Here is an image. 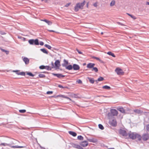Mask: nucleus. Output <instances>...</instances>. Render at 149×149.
Masks as SVG:
<instances>
[{"mask_svg": "<svg viewBox=\"0 0 149 149\" xmlns=\"http://www.w3.org/2000/svg\"><path fill=\"white\" fill-rule=\"evenodd\" d=\"M107 54L108 55H111V56H113V57H116V56L114 55V54L113 53H112L111 52H108L107 53Z\"/></svg>", "mask_w": 149, "mask_h": 149, "instance_id": "25", "label": "nucleus"}, {"mask_svg": "<svg viewBox=\"0 0 149 149\" xmlns=\"http://www.w3.org/2000/svg\"><path fill=\"white\" fill-rule=\"evenodd\" d=\"M27 74L31 77H33L34 75L30 72H27L26 73Z\"/></svg>", "mask_w": 149, "mask_h": 149, "instance_id": "40", "label": "nucleus"}, {"mask_svg": "<svg viewBox=\"0 0 149 149\" xmlns=\"http://www.w3.org/2000/svg\"><path fill=\"white\" fill-rule=\"evenodd\" d=\"M85 1H84L82 3H77L74 8V10L75 12L78 11L80 9H83V6L85 4Z\"/></svg>", "mask_w": 149, "mask_h": 149, "instance_id": "3", "label": "nucleus"}, {"mask_svg": "<svg viewBox=\"0 0 149 149\" xmlns=\"http://www.w3.org/2000/svg\"><path fill=\"white\" fill-rule=\"evenodd\" d=\"M134 112L138 114L141 113L142 112L141 110L139 109L134 110Z\"/></svg>", "mask_w": 149, "mask_h": 149, "instance_id": "22", "label": "nucleus"}, {"mask_svg": "<svg viewBox=\"0 0 149 149\" xmlns=\"http://www.w3.org/2000/svg\"><path fill=\"white\" fill-rule=\"evenodd\" d=\"M128 15L129 16H130L132 18H133V19H136V18H135V17L134 16L129 14H128Z\"/></svg>", "mask_w": 149, "mask_h": 149, "instance_id": "45", "label": "nucleus"}, {"mask_svg": "<svg viewBox=\"0 0 149 149\" xmlns=\"http://www.w3.org/2000/svg\"><path fill=\"white\" fill-rule=\"evenodd\" d=\"M73 69L74 70H78L80 69L79 66L76 64H74L72 66Z\"/></svg>", "mask_w": 149, "mask_h": 149, "instance_id": "12", "label": "nucleus"}, {"mask_svg": "<svg viewBox=\"0 0 149 149\" xmlns=\"http://www.w3.org/2000/svg\"><path fill=\"white\" fill-rule=\"evenodd\" d=\"M128 135L129 138L132 139H137L139 140H141V136L139 134L135 132H130L128 133Z\"/></svg>", "mask_w": 149, "mask_h": 149, "instance_id": "1", "label": "nucleus"}, {"mask_svg": "<svg viewBox=\"0 0 149 149\" xmlns=\"http://www.w3.org/2000/svg\"><path fill=\"white\" fill-rule=\"evenodd\" d=\"M95 65V64L94 63H89L87 65V67L89 69L92 68Z\"/></svg>", "mask_w": 149, "mask_h": 149, "instance_id": "10", "label": "nucleus"}, {"mask_svg": "<svg viewBox=\"0 0 149 149\" xmlns=\"http://www.w3.org/2000/svg\"><path fill=\"white\" fill-rule=\"evenodd\" d=\"M109 120V123L112 126L116 127L117 125V122L116 118L114 117H107Z\"/></svg>", "mask_w": 149, "mask_h": 149, "instance_id": "2", "label": "nucleus"}, {"mask_svg": "<svg viewBox=\"0 0 149 149\" xmlns=\"http://www.w3.org/2000/svg\"><path fill=\"white\" fill-rule=\"evenodd\" d=\"M43 73H47V72H42Z\"/></svg>", "mask_w": 149, "mask_h": 149, "instance_id": "59", "label": "nucleus"}, {"mask_svg": "<svg viewBox=\"0 0 149 149\" xmlns=\"http://www.w3.org/2000/svg\"><path fill=\"white\" fill-rule=\"evenodd\" d=\"M118 114V111L115 109H111L110 112L107 114V117H114V116H117Z\"/></svg>", "mask_w": 149, "mask_h": 149, "instance_id": "4", "label": "nucleus"}, {"mask_svg": "<svg viewBox=\"0 0 149 149\" xmlns=\"http://www.w3.org/2000/svg\"><path fill=\"white\" fill-rule=\"evenodd\" d=\"M94 58L95 59H96L97 60L100 61V58H99L97 57H94Z\"/></svg>", "mask_w": 149, "mask_h": 149, "instance_id": "52", "label": "nucleus"}, {"mask_svg": "<svg viewBox=\"0 0 149 149\" xmlns=\"http://www.w3.org/2000/svg\"><path fill=\"white\" fill-rule=\"evenodd\" d=\"M1 50L2 51L6 53V54H8L9 53L8 51L6 50H5L3 49H1Z\"/></svg>", "mask_w": 149, "mask_h": 149, "instance_id": "43", "label": "nucleus"}, {"mask_svg": "<svg viewBox=\"0 0 149 149\" xmlns=\"http://www.w3.org/2000/svg\"><path fill=\"white\" fill-rule=\"evenodd\" d=\"M71 3H68L67 4H66L65 6V7H68V6H69L70 5V4Z\"/></svg>", "mask_w": 149, "mask_h": 149, "instance_id": "48", "label": "nucleus"}, {"mask_svg": "<svg viewBox=\"0 0 149 149\" xmlns=\"http://www.w3.org/2000/svg\"><path fill=\"white\" fill-rule=\"evenodd\" d=\"M118 110L122 113L125 112V110L122 107H120L118 109Z\"/></svg>", "mask_w": 149, "mask_h": 149, "instance_id": "24", "label": "nucleus"}, {"mask_svg": "<svg viewBox=\"0 0 149 149\" xmlns=\"http://www.w3.org/2000/svg\"><path fill=\"white\" fill-rule=\"evenodd\" d=\"M88 140L90 142H93L94 143H96L97 142V139L94 138L88 139Z\"/></svg>", "mask_w": 149, "mask_h": 149, "instance_id": "15", "label": "nucleus"}, {"mask_svg": "<svg viewBox=\"0 0 149 149\" xmlns=\"http://www.w3.org/2000/svg\"><path fill=\"white\" fill-rule=\"evenodd\" d=\"M102 88L104 89L109 90L111 89V87L109 86L105 85L102 86Z\"/></svg>", "mask_w": 149, "mask_h": 149, "instance_id": "23", "label": "nucleus"}, {"mask_svg": "<svg viewBox=\"0 0 149 149\" xmlns=\"http://www.w3.org/2000/svg\"><path fill=\"white\" fill-rule=\"evenodd\" d=\"M146 3L147 5H149V2H147Z\"/></svg>", "mask_w": 149, "mask_h": 149, "instance_id": "57", "label": "nucleus"}, {"mask_svg": "<svg viewBox=\"0 0 149 149\" xmlns=\"http://www.w3.org/2000/svg\"><path fill=\"white\" fill-rule=\"evenodd\" d=\"M40 21L45 22L49 25H51L52 24V22H51L49 20H47V19H40Z\"/></svg>", "mask_w": 149, "mask_h": 149, "instance_id": "11", "label": "nucleus"}, {"mask_svg": "<svg viewBox=\"0 0 149 149\" xmlns=\"http://www.w3.org/2000/svg\"><path fill=\"white\" fill-rule=\"evenodd\" d=\"M53 92V91H47V94H52Z\"/></svg>", "mask_w": 149, "mask_h": 149, "instance_id": "46", "label": "nucleus"}, {"mask_svg": "<svg viewBox=\"0 0 149 149\" xmlns=\"http://www.w3.org/2000/svg\"><path fill=\"white\" fill-rule=\"evenodd\" d=\"M58 87H59L60 88H68V87L67 86H63L61 85H58Z\"/></svg>", "mask_w": 149, "mask_h": 149, "instance_id": "35", "label": "nucleus"}, {"mask_svg": "<svg viewBox=\"0 0 149 149\" xmlns=\"http://www.w3.org/2000/svg\"><path fill=\"white\" fill-rule=\"evenodd\" d=\"M119 134L124 136H127V134L125 130L120 129L119 130Z\"/></svg>", "mask_w": 149, "mask_h": 149, "instance_id": "7", "label": "nucleus"}, {"mask_svg": "<svg viewBox=\"0 0 149 149\" xmlns=\"http://www.w3.org/2000/svg\"><path fill=\"white\" fill-rule=\"evenodd\" d=\"M53 75L54 76H56L59 78H61V77H65V76L62 75L60 74H55L53 73Z\"/></svg>", "mask_w": 149, "mask_h": 149, "instance_id": "13", "label": "nucleus"}, {"mask_svg": "<svg viewBox=\"0 0 149 149\" xmlns=\"http://www.w3.org/2000/svg\"><path fill=\"white\" fill-rule=\"evenodd\" d=\"M76 82L79 84H81L82 83V81L79 79L77 80Z\"/></svg>", "mask_w": 149, "mask_h": 149, "instance_id": "41", "label": "nucleus"}, {"mask_svg": "<svg viewBox=\"0 0 149 149\" xmlns=\"http://www.w3.org/2000/svg\"><path fill=\"white\" fill-rule=\"evenodd\" d=\"M69 133L70 135H72L73 136H77V134L74 132L72 131H69Z\"/></svg>", "mask_w": 149, "mask_h": 149, "instance_id": "20", "label": "nucleus"}, {"mask_svg": "<svg viewBox=\"0 0 149 149\" xmlns=\"http://www.w3.org/2000/svg\"><path fill=\"white\" fill-rule=\"evenodd\" d=\"M92 71H94L95 72H97L98 71V70L97 68L96 67H93L92 69Z\"/></svg>", "mask_w": 149, "mask_h": 149, "instance_id": "32", "label": "nucleus"}, {"mask_svg": "<svg viewBox=\"0 0 149 149\" xmlns=\"http://www.w3.org/2000/svg\"><path fill=\"white\" fill-rule=\"evenodd\" d=\"M55 67L56 69H59V67L61 66L60 62L59 60H56V61L55 63Z\"/></svg>", "mask_w": 149, "mask_h": 149, "instance_id": "8", "label": "nucleus"}, {"mask_svg": "<svg viewBox=\"0 0 149 149\" xmlns=\"http://www.w3.org/2000/svg\"><path fill=\"white\" fill-rule=\"evenodd\" d=\"M86 5H87V7H88V3H87Z\"/></svg>", "mask_w": 149, "mask_h": 149, "instance_id": "56", "label": "nucleus"}, {"mask_svg": "<svg viewBox=\"0 0 149 149\" xmlns=\"http://www.w3.org/2000/svg\"><path fill=\"white\" fill-rule=\"evenodd\" d=\"M45 69H47L48 70H51L52 69L49 66H45Z\"/></svg>", "mask_w": 149, "mask_h": 149, "instance_id": "34", "label": "nucleus"}, {"mask_svg": "<svg viewBox=\"0 0 149 149\" xmlns=\"http://www.w3.org/2000/svg\"><path fill=\"white\" fill-rule=\"evenodd\" d=\"M108 149H114V148H109Z\"/></svg>", "mask_w": 149, "mask_h": 149, "instance_id": "58", "label": "nucleus"}, {"mask_svg": "<svg viewBox=\"0 0 149 149\" xmlns=\"http://www.w3.org/2000/svg\"><path fill=\"white\" fill-rule=\"evenodd\" d=\"M104 80V78L102 77H100L97 79V81H102Z\"/></svg>", "mask_w": 149, "mask_h": 149, "instance_id": "38", "label": "nucleus"}, {"mask_svg": "<svg viewBox=\"0 0 149 149\" xmlns=\"http://www.w3.org/2000/svg\"><path fill=\"white\" fill-rule=\"evenodd\" d=\"M76 50H77V52H78V53L79 54H82V52L81 51H79L77 49Z\"/></svg>", "mask_w": 149, "mask_h": 149, "instance_id": "51", "label": "nucleus"}, {"mask_svg": "<svg viewBox=\"0 0 149 149\" xmlns=\"http://www.w3.org/2000/svg\"><path fill=\"white\" fill-rule=\"evenodd\" d=\"M146 128L147 131H149V124L146 125Z\"/></svg>", "mask_w": 149, "mask_h": 149, "instance_id": "47", "label": "nucleus"}, {"mask_svg": "<svg viewBox=\"0 0 149 149\" xmlns=\"http://www.w3.org/2000/svg\"><path fill=\"white\" fill-rule=\"evenodd\" d=\"M19 71V70H13L12 72H16V73L17 72H18Z\"/></svg>", "mask_w": 149, "mask_h": 149, "instance_id": "50", "label": "nucleus"}, {"mask_svg": "<svg viewBox=\"0 0 149 149\" xmlns=\"http://www.w3.org/2000/svg\"><path fill=\"white\" fill-rule=\"evenodd\" d=\"M121 25H123V24H121Z\"/></svg>", "mask_w": 149, "mask_h": 149, "instance_id": "64", "label": "nucleus"}, {"mask_svg": "<svg viewBox=\"0 0 149 149\" xmlns=\"http://www.w3.org/2000/svg\"><path fill=\"white\" fill-rule=\"evenodd\" d=\"M98 126L100 129L102 130H103L104 129V127L102 125L100 124H99L98 125Z\"/></svg>", "mask_w": 149, "mask_h": 149, "instance_id": "36", "label": "nucleus"}, {"mask_svg": "<svg viewBox=\"0 0 149 149\" xmlns=\"http://www.w3.org/2000/svg\"><path fill=\"white\" fill-rule=\"evenodd\" d=\"M23 60L26 64H28L29 63V59L27 58L24 57Z\"/></svg>", "mask_w": 149, "mask_h": 149, "instance_id": "18", "label": "nucleus"}, {"mask_svg": "<svg viewBox=\"0 0 149 149\" xmlns=\"http://www.w3.org/2000/svg\"><path fill=\"white\" fill-rule=\"evenodd\" d=\"M86 65V63H84L83 64V65Z\"/></svg>", "mask_w": 149, "mask_h": 149, "instance_id": "60", "label": "nucleus"}, {"mask_svg": "<svg viewBox=\"0 0 149 149\" xmlns=\"http://www.w3.org/2000/svg\"><path fill=\"white\" fill-rule=\"evenodd\" d=\"M77 139L80 140H83L84 139V138L81 136H77Z\"/></svg>", "mask_w": 149, "mask_h": 149, "instance_id": "33", "label": "nucleus"}, {"mask_svg": "<svg viewBox=\"0 0 149 149\" xmlns=\"http://www.w3.org/2000/svg\"><path fill=\"white\" fill-rule=\"evenodd\" d=\"M19 111L21 113H24L26 112V110L25 109L20 110Z\"/></svg>", "mask_w": 149, "mask_h": 149, "instance_id": "42", "label": "nucleus"}, {"mask_svg": "<svg viewBox=\"0 0 149 149\" xmlns=\"http://www.w3.org/2000/svg\"><path fill=\"white\" fill-rule=\"evenodd\" d=\"M70 96L72 98H77V95L73 93H71L70 95Z\"/></svg>", "mask_w": 149, "mask_h": 149, "instance_id": "30", "label": "nucleus"}, {"mask_svg": "<svg viewBox=\"0 0 149 149\" xmlns=\"http://www.w3.org/2000/svg\"><path fill=\"white\" fill-rule=\"evenodd\" d=\"M64 63L62 64V65L64 67H65L67 66V65L68 64V61H67L65 59H64L63 60Z\"/></svg>", "mask_w": 149, "mask_h": 149, "instance_id": "17", "label": "nucleus"}, {"mask_svg": "<svg viewBox=\"0 0 149 149\" xmlns=\"http://www.w3.org/2000/svg\"><path fill=\"white\" fill-rule=\"evenodd\" d=\"M80 145L83 147H86L88 145V143L87 141H84L80 143Z\"/></svg>", "mask_w": 149, "mask_h": 149, "instance_id": "9", "label": "nucleus"}, {"mask_svg": "<svg viewBox=\"0 0 149 149\" xmlns=\"http://www.w3.org/2000/svg\"><path fill=\"white\" fill-rule=\"evenodd\" d=\"M45 66L44 65H41L40 66L39 68L40 69H45Z\"/></svg>", "mask_w": 149, "mask_h": 149, "instance_id": "44", "label": "nucleus"}, {"mask_svg": "<svg viewBox=\"0 0 149 149\" xmlns=\"http://www.w3.org/2000/svg\"><path fill=\"white\" fill-rule=\"evenodd\" d=\"M95 7H97V4L96 3H95L94 5H93Z\"/></svg>", "mask_w": 149, "mask_h": 149, "instance_id": "54", "label": "nucleus"}, {"mask_svg": "<svg viewBox=\"0 0 149 149\" xmlns=\"http://www.w3.org/2000/svg\"><path fill=\"white\" fill-rule=\"evenodd\" d=\"M72 146L73 147L79 149H83V148L79 145H77L75 144H72Z\"/></svg>", "mask_w": 149, "mask_h": 149, "instance_id": "16", "label": "nucleus"}, {"mask_svg": "<svg viewBox=\"0 0 149 149\" xmlns=\"http://www.w3.org/2000/svg\"><path fill=\"white\" fill-rule=\"evenodd\" d=\"M66 69L69 70H70L72 69L73 68L72 66L71 65H67L65 67Z\"/></svg>", "mask_w": 149, "mask_h": 149, "instance_id": "19", "label": "nucleus"}, {"mask_svg": "<svg viewBox=\"0 0 149 149\" xmlns=\"http://www.w3.org/2000/svg\"><path fill=\"white\" fill-rule=\"evenodd\" d=\"M29 42L31 45L34 44L36 45H39V42L38 39H36L35 40L33 39H31L29 40Z\"/></svg>", "mask_w": 149, "mask_h": 149, "instance_id": "6", "label": "nucleus"}, {"mask_svg": "<svg viewBox=\"0 0 149 149\" xmlns=\"http://www.w3.org/2000/svg\"><path fill=\"white\" fill-rule=\"evenodd\" d=\"M38 76L40 78H44L45 77V75L42 74H39Z\"/></svg>", "mask_w": 149, "mask_h": 149, "instance_id": "37", "label": "nucleus"}, {"mask_svg": "<svg viewBox=\"0 0 149 149\" xmlns=\"http://www.w3.org/2000/svg\"><path fill=\"white\" fill-rule=\"evenodd\" d=\"M88 79L90 82L92 84H93L94 82V80L93 78H88Z\"/></svg>", "mask_w": 149, "mask_h": 149, "instance_id": "28", "label": "nucleus"}, {"mask_svg": "<svg viewBox=\"0 0 149 149\" xmlns=\"http://www.w3.org/2000/svg\"><path fill=\"white\" fill-rule=\"evenodd\" d=\"M149 138V136L148 134H144L142 136V139L144 141H146Z\"/></svg>", "mask_w": 149, "mask_h": 149, "instance_id": "14", "label": "nucleus"}, {"mask_svg": "<svg viewBox=\"0 0 149 149\" xmlns=\"http://www.w3.org/2000/svg\"><path fill=\"white\" fill-rule=\"evenodd\" d=\"M40 44L41 45H44V43L42 42H40Z\"/></svg>", "mask_w": 149, "mask_h": 149, "instance_id": "53", "label": "nucleus"}, {"mask_svg": "<svg viewBox=\"0 0 149 149\" xmlns=\"http://www.w3.org/2000/svg\"><path fill=\"white\" fill-rule=\"evenodd\" d=\"M45 47H47L49 49H51L52 48L49 45L45 44Z\"/></svg>", "mask_w": 149, "mask_h": 149, "instance_id": "39", "label": "nucleus"}, {"mask_svg": "<svg viewBox=\"0 0 149 149\" xmlns=\"http://www.w3.org/2000/svg\"><path fill=\"white\" fill-rule=\"evenodd\" d=\"M115 3V1L114 0H112L110 3V6H114Z\"/></svg>", "mask_w": 149, "mask_h": 149, "instance_id": "29", "label": "nucleus"}, {"mask_svg": "<svg viewBox=\"0 0 149 149\" xmlns=\"http://www.w3.org/2000/svg\"><path fill=\"white\" fill-rule=\"evenodd\" d=\"M115 72L118 75H123L124 73L123 70L119 68H116L115 70Z\"/></svg>", "mask_w": 149, "mask_h": 149, "instance_id": "5", "label": "nucleus"}, {"mask_svg": "<svg viewBox=\"0 0 149 149\" xmlns=\"http://www.w3.org/2000/svg\"><path fill=\"white\" fill-rule=\"evenodd\" d=\"M18 38H21V37H18Z\"/></svg>", "mask_w": 149, "mask_h": 149, "instance_id": "62", "label": "nucleus"}, {"mask_svg": "<svg viewBox=\"0 0 149 149\" xmlns=\"http://www.w3.org/2000/svg\"><path fill=\"white\" fill-rule=\"evenodd\" d=\"M0 145L1 146H5L6 145H8L7 144H6L5 143H1L0 144Z\"/></svg>", "mask_w": 149, "mask_h": 149, "instance_id": "49", "label": "nucleus"}, {"mask_svg": "<svg viewBox=\"0 0 149 149\" xmlns=\"http://www.w3.org/2000/svg\"><path fill=\"white\" fill-rule=\"evenodd\" d=\"M16 74L18 75H21L22 76H25V73L24 72H17L16 73Z\"/></svg>", "mask_w": 149, "mask_h": 149, "instance_id": "26", "label": "nucleus"}, {"mask_svg": "<svg viewBox=\"0 0 149 149\" xmlns=\"http://www.w3.org/2000/svg\"><path fill=\"white\" fill-rule=\"evenodd\" d=\"M41 50L44 53H45L47 54H48V52L45 49H41Z\"/></svg>", "mask_w": 149, "mask_h": 149, "instance_id": "31", "label": "nucleus"}, {"mask_svg": "<svg viewBox=\"0 0 149 149\" xmlns=\"http://www.w3.org/2000/svg\"><path fill=\"white\" fill-rule=\"evenodd\" d=\"M11 148H22L25 147V146H12L11 147Z\"/></svg>", "mask_w": 149, "mask_h": 149, "instance_id": "21", "label": "nucleus"}, {"mask_svg": "<svg viewBox=\"0 0 149 149\" xmlns=\"http://www.w3.org/2000/svg\"><path fill=\"white\" fill-rule=\"evenodd\" d=\"M60 96L61 97H63V98H66V99H69V100L70 101H72V100L71 99H70L69 97H67L66 96H65L64 95H60Z\"/></svg>", "mask_w": 149, "mask_h": 149, "instance_id": "27", "label": "nucleus"}, {"mask_svg": "<svg viewBox=\"0 0 149 149\" xmlns=\"http://www.w3.org/2000/svg\"><path fill=\"white\" fill-rule=\"evenodd\" d=\"M103 34V32H101V34L102 35Z\"/></svg>", "mask_w": 149, "mask_h": 149, "instance_id": "61", "label": "nucleus"}, {"mask_svg": "<svg viewBox=\"0 0 149 149\" xmlns=\"http://www.w3.org/2000/svg\"><path fill=\"white\" fill-rule=\"evenodd\" d=\"M48 31L51 32H54L55 31L52 30H48Z\"/></svg>", "mask_w": 149, "mask_h": 149, "instance_id": "55", "label": "nucleus"}, {"mask_svg": "<svg viewBox=\"0 0 149 149\" xmlns=\"http://www.w3.org/2000/svg\"><path fill=\"white\" fill-rule=\"evenodd\" d=\"M42 149H45V148H42Z\"/></svg>", "mask_w": 149, "mask_h": 149, "instance_id": "63", "label": "nucleus"}]
</instances>
